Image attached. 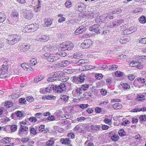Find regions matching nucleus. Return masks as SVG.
I'll return each instance as SVG.
<instances>
[{"mask_svg": "<svg viewBox=\"0 0 146 146\" xmlns=\"http://www.w3.org/2000/svg\"><path fill=\"white\" fill-rule=\"evenodd\" d=\"M49 92L52 90L55 92H58L61 93L64 90L66 89V86L62 82L58 85H55L51 86H48Z\"/></svg>", "mask_w": 146, "mask_h": 146, "instance_id": "nucleus-1", "label": "nucleus"}, {"mask_svg": "<svg viewBox=\"0 0 146 146\" xmlns=\"http://www.w3.org/2000/svg\"><path fill=\"white\" fill-rule=\"evenodd\" d=\"M21 38V36L17 35H9L7 39V42L9 44L13 45L19 41Z\"/></svg>", "mask_w": 146, "mask_h": 146, "instance_id": "nucleus-2", "label": "nucleus"}, {"mask_svg": "<svg viewBox=\"0 0 146 146\" xmlns=\"http://www.w3.org/2000/svg\"><path fill=\"white\" fill-rule=\"evenodd\" d=\"M73 44L71 42H64L60 45L59 51H66L72 50L74 47Z\"/></svg>", "mask_w": 146, "mask_h": 146, "instance_id": "nucleus-3", "label": "nucleus"}, {"mask_svg": "<svg viewBox=\"0 0 146 146\" xmlns=\"http://www.w3.org/2000/svg\"><path fill=\"white\" fill-rule=\"evenodd\" d=\"M45 58L50 62H55L58 59V57L55 56L54 54L50 53H45L44 54Z\"/></svg>", "mask_w": 146, "mask_h": 146, "instance_id": "nucleus-4", "label": "nucleus"}, {"mask_svg": "<svg viewBox=\"0 0 146 146\" xmlns=\"http://www.w3.org/2000/svg\"><path fill=\"white\" fill-rule=\"evenodd\" d=\"M28 128L27 126L21 124L19 135L21 136H25L28 134Z\"/></svg>", "mask_w": 146, "mask_h": 146, "instance_id": "nucleus-5", "label": "nucleus"}, {"mask_svg": "<svg viewBox=\"0 0 146 146\" xmlns=\"http://www.w3.org/2000/svg\"><path fill=\"white\" fill-rule=\"evenodd\" d=\"M100 25L99 24L94 25L92 27H90L89 30L90 31H93L97 34L100 33V30L99 28Z\"/></svg>", "mask_w": 146, "mask_h": 146, "instance_id": "nucleus-6", "label": "nucleus"}, {"mask_svg": "<svg viewBox=\"0 0 146 146\" xmlns=\"http://www.w3.org/2000/svg\"><path fill=\"white\" fill-rule=\"evenodd\" d=\"M30 45L26 43L23 44L21 45L18 48V50L22 52L27 51L30 48Z\"/></svg>", "mask_w": 146, "mask_h": 146, "instance_id": "nucleus-7", "label": "nucleus"}, {"mask_svg": "<svg viewBox=\"0 0 146 146\" xmlns=\"http://www.w3.org/2000/svg\"><path fill=\"white\" fill-rule=\"evenodd\" d=\"M35 25L34 24H30L26 26L23 30L26 32L29 33L31 31H34L36 30V27H34Z\"/></svg>", "mask_w": 146, "mask_h": 146, "instance_id": "nucleus-8", "label": "nucleus"}, {"mask_svg": "<svg viewBox=\"0 0 146 146\" xmlns=\"http://www.w3.org/2000/svg\"><path fill=\"white\" fill-rule=\"evenodd\" d=\"M91 45V41L90 39L84 40V42L81 44V46L84 49H87Z\"/></svg>", "mask_w": 146, "mask_h": 146, "instance_id": "nucleus-9", "label": "nucleus"}, {"mask_svg": "<svg viewBox=\"0 0 146 146\" xmlns=\"http://www.w3.org/2000/svg\"><path fill=\"white\" fill-rule=\"evenodd\" d=\"M86 30V28L85 27L81 26L76 30L74 32V34L76 35H78L83 33Z\"/></svg>", "mask_w": 146, "mask_h": 146, "instance_id": "nucleus-10", "label": "nucleus"}, {"mask_svg": "<svg viewBox=\"0 0 146 146\" xmlns=\"http://www.w3.org/2000/svg\"><path fill=\"white\" fill-rule=\"evenodd\" d=\"M48 77L47 81L48 82H53L57 79L55 72L50 73L48 75Z\"/></svg>", "mask_w": 146, "mask_h": 146, "instance_id": "nucleus-11", "label": "nucleus"}, {"mask_svg": "<svg viewBox=\"0 0 146 146\" xmlns=\"http://www.w3.org/2000/svg\"><path fill=\"white\" fill-rule=\"evenodd\" d=\"M95 88V87L92 86L91 88H90L89 90H88V92H86V93L88 96L91 97H94L93 94L96 91V90Z\"/></svg>", "mask_w": 146, "mask_h": 146, "instance_id": "nucleus-12", "label": "nucleus"}, {"mask_svg": "<svg viewBox=\"0 0 146 146\" xmlns=\"http://www.w3.org/2000/svg\"><path fill=\"white\" fill-rule=\"evenodd\" d=\"M39 38V40L41 42H45L48 40L49 39V37L44 35H39L38 36Z\"/></svg>", "mask_w": 146, "mask_h": 146, "instance_id": "nucleus-13", "label": "nucleus"}, {"mask_svg": "<svg viewBox=\"0 0 146 146\" xmlns=\"http://www.w3.org/2000/svg\"><path fill=\"white\" fill-rule=\"evenodd\" d=\"M33 14L30 11H27V13L24 14V17L27 19L30 20L33 17Z\"/></svg>", "mask_w": 146, "mask_h": 146, "instance_id": "nucleus-14", "label": "nucleus"}, {"mask_svg": "<svg viewBox=\"0 0 146 146\" xmlns=\"http://www.w3.org/2000/svg\"><path fill=\"white\" fill-rule=\"evenodd\" d=\"M86 77V76L84 74H82L79 76L77 77L78 79L79 84L83 82Z\"/></svg>", "mask_w": 146, "mask_h": 146, "instance_id": "nucleus-15", "label": "nucleus"}, {"mask_svg": "<svg viewBox=\"0 0 146 146\" xmlns=\"http://www.w3.org/2000/svg\"><path fill=\"white\" fill-rule=\"evenodd\" d=\"M12 17L16 18V20L18 21L19 17V14L18 12L15 10H13L11 13Z\"/></svg>", "mask_w": 146, "mask_h": 146, "instance_id": "nucleus-16", "label": "nucleus"}, {"mask_svg": "<svg viewBox=\"0 0 146 146\" xmlns=\"http://www.w3.org/2000/svg\"><path fill=\"white\" fill-rule=\"evenodd\" d=\"M43 51L46 52L53 51V48L50 45H48L44 46L43 48Z\"/></svg>", "mask_w": 146, "mask_h": 146, "instance_id": "nucleus-17", "label": "nucleus"}, {"mask_svg": "<svg viewBox=\"0 0 146 146\" xmlns=\"http://www.w3.org/2000/svg\"><path fill=\"white\" fill-rule=\"evenodd\" d=\"M56 78L58 80H60L61 77H62L65 74L61 71H57L55 72Z\"/></svg>", "mask_w": 146, "mask_h": 146, "instance_id": "nucleus-18", "label": "nucleus"}, {"mask_svg": "<svg viewBox=\"0 0 146 146\" xmlns=\"http://www.w3.org/2000/svg\"><path fill=\"white\" fill-rule=\"evenodd\" d=\"M60 142L63 144H70L71 141L68 138L61 139L60 140Z\"/></svg>", "mask_w": 146, "mask_h": 146, "instance_id": "nucleus-19", "label": "nucleus"}, {"mask_svg": "<svg viewBox=\"0 0 146 146\" xmlns=\"http://www.w3.org/2000/svg\"><path fill=\"white\" fill-rule=\"evenodd\" d=\"M2 67L1 69L3 70V72L4 73H7V71L8 66L7 63L6 62H4L3 64Z\"/></svg>", "mask_w": 146, "mask_h": 146, "instance_id": "nucleus-20", "label": "nucleus"}, {"mask_svg": "<svg viewBox=\"0 0 146 146\" xmlns=\"http://www.w3.org/2000/svg\"><path fill=\"white\" fill-rule=\"evenodd\" d=\"M45 126L44 125H41L38 128V130L40 132H42L44 133H46L47 132V130L44 129Z\"/></svg>", "mask_w": 146, "mask_h": 146, "instance_id": "nucleus-21", "label": "nucleus"}, {"mask_svg": "<svg viewBox=\"0 0 146 146\" xmlns=\"http://www.w3.org/2000/svg\"><path fill=\"white\" fill-rule=\"evenodd\" d=\"M91 129L93 131H96L99 130L100 128V125H96L95 124H93L91 126Z\"/></svg>", "mask_w": 146, "mask_h": 146, "instance_id": "nucleus-22", "label": "nucleus"}, {"mask_svg": "<svg viewBox=\"0 0 146 146\" xmlns=\"http://www.w3.org/2000/svg\"><path fill=\"white\" fill-rule=\"evenodd\" d=\"M123 20L121 19H118L116 20L114 22L115 26L116 27L123 23Z\"/></svg>", "mask_w": 146, "mask_h": 146, "instance_id": "nucleus-23", "label": "nucleus"}, {"mask_svg": "<svg viewBox=\"0 0 146 146\" xmlns=\"http://www.w3.org/2000/svg\"><path fill=\"white\" fill-rule=\"evenodd\" d=\"M16 115L17 117H21L24 116L23 114L21 113V111H16L15 113V114L13 113L11 116H12L13 115Z\"/></svg>", "mask_w": 146, "mask_h": 146, "instance_id": "nucleus-24", "label": "nucleus"}, {"mask_svg": "<svg viewBox=\"0 0 146 146\" xmlns=\"http://www.w3.org/2000/svg\"><path fill=\"white\" fill-rule=\"evenodd\" d=\"M6 16L4 14L0 13V22L2 23L6 19Z\"/></svg>", "mask_w": 146, "mask_h": 146, "instance_id": "nucleus-25", "label": "nucleus"}, {"mask_svg": "<svg viewBox=\"0 0 146 146\" xmlns=\"http://www.w3.org/2000/svg\"><path fill=\"white\" fill-rule=\"evenodd\" d=\"M87 61V60H86L81 59L79 60L76 63L77 65L82 66L83 64L86 63Z\"/></svg>", "mask_w": 146, "mask_h": 146, "instance_id": "nucleus-26", "label": "nucleus"}, {"mask_svg": "<svg viewBox=\"0 0 146 146\" xmlns=\"http://www.w3.org/2000/svg\"><path fill=\"white\" fill-rule=\"evenodd\" d=\"M139 22L141 23L144 24L146 23V17L145 16L142 15L139 19Z\"/></svg>", "mask_w": 146, "mask_h": 146, "instance_id": "nucleus-27", "label": "nucleus"}, {"mask_svg": "<svg viewBox=\"0 0 146 146\" xmlns=\"http://www.w3.org/2000/svg\"><path fill=\"white\" fill-rule=\"evenodd\" d=\"M52 19L50 18L48 19L47 20L45 21V23L46 26L47 27L50 26V25L52 23Z\"/></svg>", "mask_w": 146, "mask_h": 146, "instance_id": "nucleus-28", "label": "nucleus"}, {"mask_svg": "<svg viewBox=\"0 0 146 146\" xmlns=\"http://www.w3.org/2000/svg\"><path fill=\"white\" fill-rule=\"evenodd\" d=\"M113 107L116 110L119 109L122 107V105L119 103H115L112 105Z\"/></svg>", "mask_w": 146, "mask_h": 146, "instance_id": "nucleus-29", "label": "nucleus"}, {"mask_svg": "<svg viewBox=\"0 0 146 146\" xmlns=\"http://www.w3.org/2000/svg\"><path fill=\"white\" fill-rule=\"evenodd\" d=\"M83 91H84L80 87L79 88H77L76 89L75 92L77 95L80 96L83 93Z\"/></svg>", "mask_w": 146, "mask_h": 146, "instance_id": "nucleus-30", "label": "nucleus"}, {"mask_svg": "<svg viewBox=\"0 0 146 146\" xmlns=\"http://www.w3.org/2000/svg\"><path fill=\"white\" fill-rule=\"evenodd\" d=\"M1 141L4 143H7L10 142L11 141V139L9 137L4 138L1 140Z\"/></svg>", "mask_w": 146, "mask_h": 146, "instance_id": "nucleus-31", "label": "nucleus"}, {"mask_svg": "<svg viewBox=\"0 0 146 146\" xmlns=\"http://www.w3.org/2000/svg\"><path fill=\"white\" fill-rule=\"evenodd\" d=\"M121 10L120 8H117L115 9L112 12L110 13V15H113L114 14H118L121 13Z\"/></svg>", "mask_w": 146, "mask_h": 146, "instance_id": "nucleus-32", "label": "nucleus"}, {"mask_svg": "<svg viewBox=\"0 0 146 146\" xmlns=\"http://www.w3.org/2000/svg\"><path fill=\"white\" fill-rule=\"evenodd\" d=\"M29 64L31 66H33L36 65L37 64L36 59L35 58H33L30 61Z\"/></svg>", "mask_w": 146, "mask_h": 146, "instance_id": "nucleus-33", "label": "nucleus"}, {"mask_svg": "<svg viewBox=\"0 0 146 146\" xmlns=\"http://www.w3.org/2000/svg\"><path fill=\"white\" fill-rule=\"evenodd\" d=\"M69 64L68 61H63L61 63L58 64L59 66V67H65L68 65Z\"/></svg>", "mask_w": 146, "mask_h": 146, "instance_id": "nucleus-34", "label": "nucleus"}, {"mask_svg": "<svg viewBox=\"0 0 146 146\" xmlns=\"http://www.w3.org/2000/svg\"><path fill=\"white\" fill-rule=\"evenodd\" d=\"M54 142L52 139H50L46 142V146H52L54 145Z\"/></svg>", "mask_w": 146, "mask_h": 146, "instance_id": "nucleus-35", "label": "nucleus"}, {"mask_svg": "<svg viewBox=\"0 0 146 146\" xmlns=\"http://www.w3.org/2000/svg\"><path fill=\"white\" fill-rule=\"evenodd\" d=\"M71 79L73 83L78 84H79L78 79L77 77L74 76L72 77Z\"/></svg>", "mask_w": 146, "mask_h": 146, "instance_id": "nucleus-36", "label": "nucleus"}, {"mask_svg": "<svg viewBox=\"0 0 146 146\" xmlns=\"http://www.w3.org/2000/svg\"><path fill=\"white\" fill-rule=\"evenodd\" d=\"M80 87L81 88L83 91H85L87 90L89 88V85L87 84H84L82 85Z\"/></svg>", "mask_w": 146, "mask_h": 146, "instance_id": "nucleus-37", "label": "nucleus"}, {"mask_svg": "<svg viewBox=\"0 0 146 146\" xmlns=\"http://www.w3.org/2000/svg\"><path fill=\"white\" fill-rule=\"evenodd\" d=\"M44 76H40L39 77H36L34 80V82H38L39 81L44 78Z\"/></svg>", "mask_w": 146, "mask_h": 146, "instance_id": "nucleus-38", "label": "nucleus"}, {"mask_svg": "<svg viewBox=\"0 0 146 146\" xmlns=\"http://www.w3.org/2000/svg\"><path fill=\"white\" fill-rule=\"evenodd\" d=\"M29 131L30 133L31 134L35 135L37 134L35 129L32 127L30 128Z\"/></svg>", "mask_w": 146, "mask_h": 146, "instance_id": "nucleus-39", "label": "nucleus"}, {"mask_svg": "<svg viewBox=\"0 0 146 146\" xmlns=\"http://www.w3.org/2000/svg\"><path fill=\"white\" fill-rule=\"evenodd\" d=\"M85 69H84V70H88L92 69L95 68H96V66H94L92 65H86L84 66Z\"/></svg>", "mask_w": 146, "mask_h": 146, "instance_id": "nucleus-40", "label": "nucleus"}, {"mask_svg": "<svg viewBox=\"0 0 146 146\" xmlns=\"http://www.w3.org/2000/svg\"><path fill=\"white\" fill-rule=\"evenodd\" d=\"M137 82L141 83H145L146 80L143 77L138 78L137 79Z\"/></svg>", "mask_w": 146, "mask_h": 146, "instance_id": "nucleus-41", "label": "nucleus"}, {"mask_svg": "<svg viewBox=\"0 0 146 146\" xmlns=\"http://www.w3.org/2000/svg\"><path fill=\"white\" fill-rule=\"evenodd\" d=\"M69 98V96L66 95H61L60 97V99L64 101H67Z\"/></svg>", "mask_w": 146, "mask_h": 146, "instance_id": "nucleus-42", "label": "nucleus"}, {"mask_svg": "<svg viewBox=\"0 0 146 146\" xmlns=\"http://www.w3.org/2000/svg\"><path fill=\"white\" fill-rule=\"evenodd\" d=\"M118 133L119 135L121 137H122L125 135V132L123 129L119 130L118 131Z\"/></svg>", "mask_w": 146, "mask_h": 146, "instance_id": "nucleus-43", "label": "nucleus"}, {"mask_svg": "<svg viewBox=\"0 0 146 146\" xmlns=\"http://www.w3.org/2000/svg\"><path fill=\"white\" fill-rule=\"evenodd\" d=\"M119 138L118 136L115 135L111 137V139L113 141H116L118 140Z\"/></svg>", "mask_w": 146, "mask_h": 146, "instance_id": "nucleus-44", "label": "nucleus"}, {"mask_svg": "<svg viewBox=\"0 0 146 146\" xmlns=\"http://www.w3.org/2000/svg\"><path fill=\"white\" fill-rule=\"evenodd\" d=\"M65 6L67 8H69L72 6V3L70 1H67L65 3Z\"/></svg>", "mask_w": 146, "mask_h": 146, "instance_id": "nucleus-45", "label": "nucleus"}, {"mask_svg": "<svg viewBox=\"0 0 146 146\" xmlns=\"http://www.w3.org/2000/svg\"><path fill=\"white\" fill-rule=\"evenodd\" d=\"M17 125H13L11 126L10 129L12 132H14L17 130Z\"/></svg>", "mask_w": 146, "mask_h": 146, "instance_id": "nucleus-46", "label": "nucleus"}, {"mask_svg": "<svg viewBox=\"0 0 146 146\" xmlns=\"http://www.w3.org/2000/svg\"><path fill=\"white\" fill-rule=\"evenodd\" d=\"M122 87L124 89H129L130 88V86L129 84L126 83H123L122 85Z\"/></svg>", "mask_w": 146, "mask_h": 146, "instance_id": "nucleus-47", "label": "nucleus"}, {"mask_svg": "<svg viewBox=\"0 0 146 146\" xmlns=\"http://www.w3.org/2000/svg\"><path fill=\"white\" fill-rule=\"evenodd\" d=\"M55 54H58L60 56L64 57L67 55L66 52H60L59 53H57Z\"/></svg>", "mask_w": 146, "mask_h": 146, "instance_id": "nucleus-48", "label": "nucleus"}, {"mask_svg": "<svg viewBox=\"0 0 146 146\" xmlns=\"http://www.w3.org/2000/svg\"><path fill=\"white\" fill-rule=\"evenodd\" d=\"M135 66L138 69H141L143 68V66L140 62H137V64H135Z\"/></svg>", "mask_w": 146, "mask_h": 146, "instance_id": "nucleus-49", "label": "nucleus"}, {"mask_svg": "<svg viewBox=\"0 0 146 146\" xmlns=\"http://www.w3.org/2000/svg\"><path fill=\"white\" fill-rule=\"evenodd\" d=\"M81 55V53H76L74 54L73 57L74 58L79 59L80 58Z\"/></svg>", "mask_w": 146, "mask_h": 146, "instance_id": "nucleus-50", "label": "nucleus"}, {"mask_svg": "<svg viewBox=\"0 0 146 146\" xmlns=\"http://www.w3.org/2000/svg\"><path fill=\"white\" fill-rule=\"evenodd\" d=\"M79 15L82 18H87V14L85 12H83L80 14Z\"/></svg>", "mask_w": 146, "mask_h": 146, "instance_id": "nucleus-51", "label": "nucleus"}, {"mask_svg": "<svg viewBox=\"0 0 146 146\" xmlns=\"http://www.w3.org/2000/svg\"><path fill=\"white\" fill-rule=\"evenodd\" d=\"M140 121H143L146 120V115H141L139 117Z\"/></svg>", "mask_w": 146, "mask_h": 146, "instance_id": "nucleus-52", "label": "nucleus"}, {"mask_svg": "<svg viewBox=\"0 0 146 146\" xmlns=\"http://www.w3.org/2000/svg\"><path fill=\"white\" fill-rule=\"evenodd\" d=\"M115 75L118 77H121L123 75V73L121 72L117 71L115 73Z\"/></svg>", "mask_w": 146, "mask_h": 146, "instance_id": "nucleus-53", "label": "nucleus"}, {"mask_svg": "<svg viewBox=\"0 0 146 146\" xmlns=\"http://www.w3.org/2000/svg\"><path fill=\"white\" fill-rule=\"evenodd\" d=\"M143 9L141 8H138L135 9L133 12L134 13H136L138 12H140L142 11Z\"/></svg>", "mask_w": 146, "mask_h": 146, "instance_id": "nucleus-54", "label": "nucleus"}, {"mask_svg": "<svg viewBox=\"0 0 146 146\" xmlns=\"http://www.w3.org/2000/svg\"><path fill=\"white\" fill-rule=\"evenodd\" d=\"M128 28L126 29L122 32L123 34L124 35H127L131 34Z\"/></svg>", "mask_w": 146, "mask_h": 146, "instance_id": "nucleus-55", "label": "nucleus"}, {"mask_svg": "<svg viewBox=\"0 0 146 146\" xmlns=\"http://www.w3.org/2000/svg\"><path fill=\"white\" fill-rule=\"evenodd\" d=\"M110 69H109V70H116L117 67H116L117 66L115 65H110Z\"/></svg>", "mask_w": 146, "mask_h": 146, "instance_id": "nucleus-56", "label": "nucleus"}, {"mask_svg": "<svg viewBox=\"0 0 146 146\" xmlns=\"http://www.w3.org/2000/svg\"><path fill=\"white\" fill-rule=\"evenodd\" d=\"M104 122L106 123L109 125L110 124V123H111V120L106 118H105L104 119Z\"/></svg>", "mask_w": 146, "mask_h": 146, "instance_id": "nucleus-57", "label": "nucleus"}, {"mask_svg": "<svg viewBox=\"0 0 146 146\" xmlns=\"http://www.w3.org/2000/svg\"><path fill=\"white\" fill-rule=\"evenodd\" d=\"M128 28L131 33L133 32L134 31H135L136 30V29L135 27H132Z\"/></svg>", "mask_w": 146, "mask_h": 146, "instance_id": "nucleus-58", "label": "nucleus"}, {"mask_svg": "<svg viewBox=\"0 0 146 146\" xmlns=\"http://www.w3.org/2000/svg\"><path fill=\"white\" fill-rule=\"evenodd\" d=\"M89 105L88 104H81L80 105L79 107L82 109H84L88 107Z\"/></svg>", "mask_w": 146, "mask_h": 146, "instance_id": "nucleus-59", "label": "nucleus"}, {"mask_svg": "<svg viewBox=\"0 0 146 146\" xmlns=\"http://www.w3.org/2000/svg\"><path fill=\"white\" fill-rule=\"evenodd\" d=\"M26 99L27 101L31 102H33L34 100V98L32 96L27 97L26 98Z\"/></svg>", "mask_w": 146, "mask_h": 146, "instance_id": "nucleus-60", "label": "nucleus"}, {"mask_svg": "<svg viewBox=\"0 0 146 146\" xmlns=\"http://www.w3.org/2000/svg\"><path fill=\"white\" fill-rule=\"evenodd\" d=\"M19 101L21 103L25 104L26 102V101L25 98H21L19 100Z\"/></svg>", "mask_w": 146, "mask_h": 146, "instance_id": "nucleus-61", "label": "nucleus"}, {"mask_svg": "<svg viewBox=\"0 0 146 146\" xmlns=\"http://www.w3.org/2000/svg\"><path fill=\"white\" fill-rule=\"evenodd\" d=\"M128 78L130 80H133L135 78V76L132 74H129L128 75Z\"/></svg>", "mask_w": 146, "mask_h": 146, "instance_id": "nucleus-62", "label": "nucleus"}, {"mask_svg": "<svg viewBox=\"0 0 146 146\" xmlns=\"http://www.w3.org/2000/svg\"><path fill=\"white\" fill-rule=\"evenodd\" d=\"M94 13H88L87 18L92 19L94 17Z\"/></svg>", "mask_w": 146, "mask_h": 146, "instance_id": "nucleus-63", "label": "nucleus"}, {"mask_svg": "<svg viewBox=\"0 0 146 146\" xmlns=\"http://www.w3.org/2000/svg\"><path fill=\"white\" fill-rule=\"evenodd\" d=\"M146 38H141L139 41L140 43H141L142 44H145L146 43Z\"/></svg>", "mask_w": 146, "mask_h": 146, "instance_id": "nucleus-64", "label": "nucleus"}]
</instances>
